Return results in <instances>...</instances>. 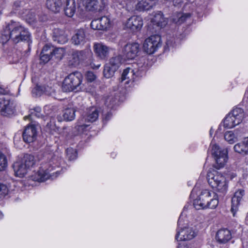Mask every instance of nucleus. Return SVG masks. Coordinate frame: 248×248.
<instances>
[{
	"label": "nucleus",
	"instance_id": "ea45409f",
	"mask_svg": "<svg viewBox=\"0 0 248 248\" xmlns=\"http://www.w3.org/2000/svg\"><path fill=\"white\" fill-rule=\"evenodd\" d=\"M25 18L29 23H32L36 20V15L34 12L29 11L25 15Z\"/></svg>",
	"mask_w": 248,
	"mask_h": 248
},
{
	"label": "nucleus",
	"instance_id": "338daca9",
	"mask_svg": "<svg viewBox=\"0 0 248 248\" xmlns=\"http://www.w3.org/2000/svg\"><path fill=\"white\" fill-rule=\"evenodd\" d=\"M99 66H100V65L96 66V68H97V69L98 68Z\"/></svg>",
	"mask_w": 248,
	"mask_h": 248
},
{
	"label": "nucleus",
	"instance_id": "b1692460",
	"mask_svg": "<svg viewBox=\"0 0 248 248\" xmlns=\"http://www.w3.org/2000/svg\"><path fill=\"white\" fill-rule=\"evenodd\" d=\"M238 130H234V133L232 131H229L225 132L224 134V139L230 144L234 143L237 140L238 137H240L241 134Z\"/></svg>",
	"mask_w": 248,
	"mask_h": 248
},
{
	"label": "nucleus",
	"instance_id": "774afa93",
	"mask_svg": "<svg viewBox=\"0 0 248 248\" xmlns=\"http://www.w3.org/2000/svg\"><path fill=\"white\" fill-rule=\"evenodd\" d=\"M80 84V81L79 80V82H78V86H79Z\"/></svg>",
	"mask_w": 248,
	"mask_h": 248
},
{
	"label": "nucleus",
	"instance_id": "37998d69",
	"mask_svg": "<svg viewBox=\"0 0 248 248\" xmlns=\"http://www.w3.org/2000/svg\"><path fill=\"white\" fill-rule=\"evenodd\" d=\"M7 166L6 156L0 151V171L3 170Z\"/></svg>",
	"mask_w": 248,
	"mask_h": 248
},
{
	"label": "nucleus",
	"instance_id": "58836bf2",
	"mask_svg": "<svg viewBox=\"0 0 248 248\" xmlns=\"http://www.w3.org/2000/svg\"><path fill=\"white\" fill-rule=\"evenodd\" d=\"M43 93L42 86L36 85L32 90V94L33 97L40 96Z\"/></svg>",
	"mask_w": 248,
	"mask_h": 248
},
{
	"label": "nucleus",
	"instance_id": "603ef678",
	"mask_svg": "<svg viewBox=\"0 0 248 248\" xmlns=\"http://www.w3.org/2000/svg\"><path fill=\"white\" fill-rule=\"evenodd\" d=\"M23 3V2L21 1H16L14 4V7L15 10H18V8L20 7Z\"/></svg>",
	"mask_w": 248,
	"mask_h": 248
},
{
	"label": "nucleus",
	"instance_id": "79ce46f5",
	"mask_svg": "<svg viewBox=\"0 0 248 248\" xmlns=\"http://www.w3.org/2000/svg\"><path fill=\"white\" fill-rule=\"evenodd\" d=\"M53 48V46L46 44L43 47L41 53L52 56Z\"/></svg>",
	"mask_w": 248,
	"mask_h": 248
},
{
	"label": "nucleus",
	"instance_id": "dca6fc26",
	"mask_svg": "<svg viewBox=\"0 0 248 248\" xmlns=\"http://www.w3.org/2000/svg\"><path fill=\"white\" fill-rule=\"evenodd\" d=\"M151 22L153 25H156L159 29H161L165 27L167 24L168 21L161 11H158L154 15L151 19Z\"/></svg>",
	"mask_w": 248,
	"mask_h": 248
},
{
	"label": "nucleus",
	"instance_id": "49530a36",
	"mask_svg": "<svg viewBox=\"0 0 248 248\" xmlns=\"http://www.w3.org/2000/svg\"><path fill=\"white\" fill-rule=\"evenodd\" d=\"M8 188L6 185L0 183V198H3L8 193Z\"/></svg>",
	"mask_w": 248,
	"mask_h": 248
},
{
	"label": "nucleus",
	"instance_id": "6ab92c4d",
	"mask_svg": "<svg viewBox=\"0 0 248 248\" xmlns=\"http://www.w3.org/2000/svg\"><path fill=\"white\" fill-rule=\"evenodd\" d=\"M98 111L94 107L87 108V112L83 115L85 121L93 123L95 121L98 117Z\"/></svg>",
	"mask_w": 248,
	"mask_h": 248
},
{
	"label": "nucleus",
	"instance_id": "a211bd4d",
	"mask_svg": "<svg viewBox=\"0 0 248 248\" xmlns=\"http://www.w3.org/2000/svg\"><path fill=\"white\" fill-rule=\"evenodd\" d=\"M13 168L16 175L21 178L23 177L30 170L20 160L14 164Z\"/></svg>",
	"mask_w": 248,
	"mask_h": 248
},
{
	"label": "nucleus",
	"instance_id": "7ed1b4c3",
	"mask_svg": "<svg viewBox=\"0 0 248 248\" xmlns=\"http://www.w3.org/2000/svg\"><path fill=\"white\" fill-rule=\"evenodd\" d=\"M207 179L209 185L217 191L224 194L227 189L226 178L222 175L218 174L216 170L209 171L207 174Z\"/></svg>",
	"mask_w": 248,
	"mask_h": 248
},
{
	"label": "nucleus",
	"instance_id": "4468645a",
	"mask_svg": "<svg viewBox=\"0 0 248 248\" xmlns=\"http://www.w3.org/2000/svg\"><path fill=\"white\" fill-rule=\"evenodd\" d=\"M13 112L10 100L4 97H0V113L2 115L7 116L12 114Z\"/></svg>",
	"mask_w": 248,
	"mask_h": 248
},
{
	"label": "nucleus",
	"instance_id": "13d9d810",
	"mask_svg": "<svg viewBox=\"0 0 248 248\" xmlns=\"http://www.w3.org/2000/svg\"><path fill=\"white\" fill-rule=\"evenodd\" d=\"M243 141L245 143L246 147H247V148H248V137L247 138L245 139Z\"/></svg>",
	"mask_w": 248,
	"mask_h": 248
},
{
	"label": "nucleus",
	"instance_id": "2eb2a0df",
	"mask_svg": "<svg viewBox=\"0 0 248 248\" xmlns=\"http://www.w3.org/2000/svg\"><path fill=\"white\" fill-rule=\"evenodd\" d=\"M232 237L230 230L227 229H221L218 230L216 235L217 242L220 244H225L230 241Z\"/></svg>",
	"mask_w": 248,
	"mask_h": 248
},
{
	"label": "nucleus",
	"instance_id": "72a5a7b5",
	"mask_svg": "<svg viewBox=\"0 0 248 248\" xmlns=\"http://www.w3.org/2000/svg\"><path fill=\"white\" fill-rule=\"evenodd\" d=\"M238 125L233 119L230 113L225 117L224 120V127L228 128H231Z\"/></svg>",
	"mask_w": 248,
	"mask_h": 248
},
{
	"label": "nucleus",
	"instance_id": "473e14b6",
	"mask_svg": "<svg viewBox=\"0 0 248 248\" xmlns=\"http://www.w3.org/2000/svg\"><path fill=\"white\" fill-rule=\"evenodd\" d=\"M78 52H72L68 57V65L71 67H76L78 65Z\"/></svg>",
	"mask_w": 248,
	"mask_h": 248
},
{
	"label": "nucleus",
	"instance_id": "c756f323",
	"mask_svg": "<svg viewBox=\"0 0 248 248\" xmlns=\"http://www.w3.org/2000/svg\"><path fill=\"white\" fill-rule=\"evenodd\" d=\"M117 71V70L115 68L106 63L104 67V76L108 78H110L114 76L115 73Z\"/></svg>",
	"mask_w": 248,
	"mask_h": 248
},
{
	"label": "nucleus",
	"instance_id": "423d86ee",
	"mask_svg": "<svg viewBox=\"0 0 248 248\" xmlns=\"http://www.w3.org/2000/svg\"><path fill=\"white\" fill-rule=\"evenodd\" d=\"M182 219L179 218L178 220V231L175 238L177 241H187L195 236V233L191 228L183 227Z\"/></svg>",
	"mask_w": 248,
	"mask_h": 248
},
{
	"label": "nucleus",
	"instance_id": "8fccbe9b",
	"mask_svg": "<svg viewBox=\"0 0 248 248\" xmlns=\"http://www.w3.org/2000/svg\"><path fill=\"white\" fill-rule=\"evenodd\" d=\"M10 91L7 87H4L2 85H0V94L6 95L8 94Z\"/></svg>",
	"mask_w": 248,
	"mask_h": 248
},
{
	"label": "nucleus",
	"instance_id": "c85d7f7f",
	"mask_svg": "<svg viewBox=\"0 0 248 248\" xmlns=\"http://www.w3.org/2000/svg\"><path fill=\"white\" fill-rule=\"evenodd\" d=\"M191 16L190 13H177L176 17L172 18L173 22L177 24H181L183 23L186 19Z\"/></svg>",
	"mask_w": 248,
	"mask_h": 248
},
{
	"label": "nucleus",
	"instance_id": "7c9ffc66",
	"mask_svg": "<svg viewBox=\"0 0 248 248\" xmlns=\"http://www.w3.org/2000/svg\"><path fill=\"white\" fill-rule=\"evenodd\" d=\"M122 56L119 55L112 57L109 60V62L107 63L118 70V69L119 68L120 66L122 64Z\"/></svg>",
	"mask_w": 248,
	"mask_h": 248
},
{
	"label": "nucleus",
	"instance_id": "e2e57ef3",
	"mask_svg": "<svg viewBox=\"0 0 248 248\" xmlns=\"http://www.w3.org/2000/svg\"><path fill=\"white\" fill-rule=\"evenodd\" d=\"M34 110L35 111H36L37 112H40V110H41V109L40 108H36L34 109Z\"/></svg>",
	"mask_w": 248,
	"mask_h": 248
},
{
	"label": "nucleus",
	"instance_id": "680f3d73",
	"mask_svg": "<svg viewBox=\"0 0 248 248\" xmlns=\"http://www.w3.org/2000/svg\"><path fill=\"white\" fill-rule=\"evenodd\" d=\"M32 115H33V113H31V114L26 116L25 117H24V119L26 120L27 119H30V117H31Z\"/></svg>",
	"mask_w": 248,
	"mask_h": 248
},
{
	"label": "nucleus",
	"instance_id": "a19ab883",
	"mask_svg": "<svg viewBox=\"0 0 248 248\" xmlns=\"http://www.w3.org/2000/svg\"><path fill=\"white\" fill-rule=\"evenodd\" d=\"M67 155L70 160H75L77 158V150L70 147L66 150Z\"/></svg>",
	"mask_w": 248,
	"mask_h": 248
},
{
	"label": "nucleus",
	"instance_id": "f3484780",
	"mask_svg": "<svg viewBox=\"0 0 248 248\" xmlns=\"http://www.w3.org/2000/svg\"><path fill=\"white\" fill-rule=\"evenodd\" d=\"M52 37L54 41L61 44L65 43L68 40L64 31L59 28L53 30Z\"/></svg>",
	"mask_w": 248,
	"mask_h": 248
},
{
	"label": "nucleus",
	"instance_id": "4be33fe9",
	"mask_svg": "<svg viewBox=\"0 0 248 248\" xmlns=\"http://www.w3.org/2000/svg\"><path fill=\"white\" fill-rule=\"evenodd\" d=\"M156 0H141L136 5V9L139 11L148 10L151 8Z\"/></svg>",
	"mask_w": 248,
	"mask_h": 248
},
{
	"label": "nucleus",
	"instance_id": "f257e3e1",
	"mask_svg": "<svg viewBox=\"0 0 248 248\" xmlns=\"http://www.w3.org/2000/svg\"><path fill=\"white\" fill-rule=\"evenodd\" d=\"M10 39L15 44L20 41L29 42L31 41V34L19 22L12 20L6 26L1 36L2 43H6Z\"/></svg>",
	"mask_w": 248,
	"mask_h": 248
},
{
	"label": "nucleus",
	"instance_id": "9d476101",
	"mask_svg": "<svg viewBox=\"0 0 248 248\" xmlns=\"http://www.w3.org/2000/svg\"><path fill=\"white\" fill-rule=\"evenodd\" d=\"M77 74V71L74 72L64 78L62 86L63 92H70L76 88L78 86L75 82L76 79L78 78V76H76Z\"/></svg>",
	"mask_w": 248,
	"mask_h": 248
},
{
	"label": "nucleus",
	"instance_id": "5fc2aeb1",
	"mask_svg": "<svg viewBox=\"0 0 248 248\" xmlns=\"http://www.w3.org/2000/svg\"><path fill=\"white\" fill-rule=\"evenodd\" d=\"M173 46L172 41L169 40L167 39L166 41V46L165 47V49H166V47Z\"/></svg>",
	"mask_w": 248,
	"mask_h": 248
},
{
	"label": "nucleus",
	"instance_id": "4d7b16f0",
	"mask_svg": "<svg viewBox=\"0 0 248 248\" xmlns=\"http://www.w3.org/2000/svg\"><path fill=\"white\" fill-rule=\"evenodd\" d=\"M182 2L181 0H173V3L174 5H176L177 4H179Z\"/></svg>",
	"mask_w": 248,
	"mask_h": 248
},
{
	"label": "nucleus",
	"instance_id": "052dcab7",
	"mask_svg": "<svg viewBox=\"0 0 248 248\" xmlns=\"http://www.w3.org/2000/svg\"><path fill=\"white\" fill-rule=\"evenodd\" d=\"M88 126V125H78V131L81 129H83V127H87Z\"/></svg>",
	"mask_w": 248,
	"mask_h": 248
},
{
	"label": "nucleus",
	"instance_id": "f8f14e48",
	"mask_svg": "<svg viewBox=\"0 0 248 248\" xmlns=\"http://www.w3.org/2000/svg\"><path fill=\"white\" fill-rule=\"evenodd\" d=\"M23 139L25 142L31 143L34 141L37 137V131L34 125L27 126L22 134Z\"/></svg>",
	"mask_w": 248,
	"mask_h": 248
},
{
	"label": "nucleus",
	"instance_id": "aec40b11",
	"mask_svg": "<svg viewBox=\"0 0 248 248\" xmlns=\"http://www.w3.org/2000/svg\"><path fill=\"white\" fill-rule=\"evenodd\" d=\"M85 48L83 50H81L78 55V61H85V64H88L90 62V59L91 56L92 52L89 48V44H85Z\"/></svg>",
	"mask_w": 248,
	"mask_h": 248
},
{
	"label": "nucleus",
	"instance_id": "3c124183",
	"mask_svg": "<svg viewBox=\"0 0 248 248\" xmlns=\"http://www.w3.org/2000/svg\"><path fill=\"white\" fill-rule=\"evenodd\" d=\"M244 194V190H240L239 191H237L235 193L233 197L238 198V200L241 201L242 198V196Z\"/></svg>",
	"mask_w": 248,
	"mask_h": 248
},
{
	"label": "nucleus",
	"instance_id": "5701e85b",
	"mask_svg": "<svg viewBox=\"0 0 248 248\" xmlns=\"http://www.w3.org/2000/svg\"><path fill=\"white\" fill-rule=\"evenodd\" d=\"M135 73L133 69L129 67L126 68L123 71L120 78L121 82L127 79L126 83H128L129 81H134L135 78Z\"/></svg>",
	"mask_w": 248,
	"mask_h": 248
},
{
	"label": "nucleus",
	"instance_id": "6e6552de",
	"mask_svg": "<svg viewBox=\"0 0 248 248\" xmlns=\"http://www.w3.org/2000/svg\"><path fill=\"white\" fill-rule=\"evenodd\" d=\"M51 165L52 164L50 162L48 164H44L40 167V170L38 171L36 174L37 181L44 182L53 176L54 173H57V170L56 172L50 173L51 170H54V169L57 166V165H56L52 167V168L50 169Z\"/></svg>",
	"mask_w": 248,
	"mask_h": 248
},
{
	"label": "nucleus",
	"instance_id": "cd10ccee",
	"mask_svg": "<svg viewBox=\"0 0 248 248\" xmlns=\"http://www.w3.org/2000/svg\"><path fill=\"white\" fill-rule=\"evenodd\" d=\"M76 109L73 108H67L65 109L62 114L63 120L67 121L73 120L75 117Z\"/></svg>",
	"mask_w": 248,
	"mask_h": 248
},
{
	"label": "nucleus",
	"instance_id": "864d4df0",
	"mask_svg": "<svg viewBox=\"0 0 248 248\" xmlns=\"http://www.w3.org/2000/svg\"><path fill=\"white\" fill-rule=\"evenodd\" d=\"M78 40V33H76L74 36L72 38V43L76 45L78 43L77 40Z\"/></svg>",
	"mask_w": 248,
	"mask_h": 248
},
{
	"label": "nucleus",
	"instance_id": "09e8293b",
	"mask_svg": "<svg viewBox=\"0 0 248 248\" xmlns=\"http://www.w3.org/2000/svg\"><path fill=\"white\" fill-rule=\"evenodd\" d=\"M52 57V56L47 54H40V60L44 63L47 62Z\"/></svg>",
	"mask_w": 248,
	"mask_h": 248
},
{
	"label": "nucleus",
	"instance_id": "20e7f679",
	"mask_svg": "<svg viewBox=\"0 0 248 248\" xmlns=\"http://www.w3.org/2000/svg\"><path fill=\"white\" fill-rule=\"evenodd\" d=\"M209 152L216 160L214 167L217 169L223 168L228 160V150L226 148H221L216 144L212 145L209 149Z\"/></svg>",
	"mask_w": 248,
	"mask_h": 248
},
{
	"label": "nucleus",
	"instance_id": "39448f33",
	"mask_svg": "<svg viewBox=\"0 0 248 248\" xmlns=\"http://www.w3.org/2000/svg\"><path fill=\"white\" fill-rule=\"evenodd\" d=\"M161 46V37L158 35H154L150 36L144 41L143 49L146 53L152 54Z\"/></svg>",
	"mask_w": 248,
	"mask_h": 248
},
{
	"label": "nucleus",
	"instance_id": "bf43d9fd",
	"mask_svg": "<svg viewBox=\"0 0 248 248\" xmlns=\"http://www.w3.org/2000/svg\"><path fill=\"white\" fill-rule=\"evenodd\" d=\"M116 104V102H109V104H107V105L109 108H112V107Z\"/></svg>",
	"mask_w": 248,
	"mask_h": 248
},
{
	"label": "nucleus",
	"instance_id": "1a4fd4ad",
	"mask_svg": "<svg viewBox=\"0 0 248 248\" xmlns=\"http://www.w3.org/2000/svg\"><path fill=\"white\" fill-rule=\"evenodd\" d=\"M139 51V45L138 43L127 44L123 48L122 56L124 59L132 60L137 56Z\"/></svg>",
	"mask_w": 248,
	"mask_h": 248
},
{
	"label": "nucleus",
	"instance_id": "f704fd0d",
	"mask_svg": "<svg viewBox=\"0 0 248 248\" xmlns=\"http://www.w3.org/2000/svg\"><path fill=\"white\" fill-rule=\"evenodd\" d=\"M64 49L62 47L53 48L52 57H54L57 60H61L64 56Z\"/></svg>",
	"mask_w": 248,
	"mask_h": 248
},
{
	"label": "nucleus",
	"instance_id": "6e6d98bb",
	"mask_svg": "<svg viewBox=\"0 0 248 248\" xmlns=\"http://www.w3.org/2000/svg\"><path fill=\"white\" fill-rule=\"evenodd\" d=\"M177 248H188L186 246L184 245V244L179 243Z\"/></svg>",
	"mask_w": 248,
	"mask_h": 248
},
{
	"label": "nucleus",
	"instance_id": "393cba45",
	"mask_svg": "<svg viewBox=\"0 0 248 248\" xmlns=\"http://www.w3.org/2000/svg\"><path fill=\"white\" fill-rule=\"evenodd\" d=\"M233 120L236 124H239L242 122L244 118V111L241 108H235L233 109L232 111L230 113Z\"/></svg>",
	"mask_w": 248,
	"mask_h": 248
},
{
	"label": "nucleus",
	"instance_id": "c9c22d12",
	"mask_svg": "<svg viewBox=\"0 0 248 248\" xmlns=\"http://www.w3.org/2000/svg\"><path fill=\"white\" fill-rule=\"evenodd\" d=\"M43 88V93L48 96H54V98H57L55 95V90L51 86L45 85L42 86Z\"/></svg>",
	"mask_w": 248,
	"mask_h": 248
},
{
	"label": "nucleus",
	"instance_id": "0eeeda50",
	"mask_svg": "<svg viewBox=\"0 0 248 248\" xmlns=\"http://www.w3.org/2000/svg\"><path fill=\"white\" fill-rule=\"evenodd\" d=\"M82 5L86 11L100 12L104 9L106 3L105 0H82Z\"/></svg>",
	"mask_w": 248,
	"mask_h": 248
},
{
	"label": "nucleus",
	"instance_id": "69168bd1",
	"mask_svg": "<svg viewBox=\"0 0 248 248\" xmlns=\"http://www.w3.org/2000/svg\"><path fill=\"white\" fill-rule=\"evenodd\" d=\"M35 116H37L38 117H39V115H37V114H34Z\"/></svg>",
	"mask_w": 248,
	"mask_h": 248
},
{
	"label": "nucleus",
	"instance_id": "de8ad7c7",
	"mask_svg": "<svg viewBox=\"0 0 248 248\" xmlns=\"http://www.w3.org/2000/svg\"><path fill=\"white\" fill-rule=\"evenodd\" d=\"M85 77L88 82H92L96 78V76L92 71H87Z\"/></svg>",
	"mask_w": 248,
	"mask_h": 248
},
{
	"label": "nucleus",
	"instance_id": "f03ea898",
	"mask_svg": "<svg viewBox=\"0 0 248 248\" xmlns=\"http://www.w3.org/2000/svg\"><path fill=\"white\" fill-rule=\"evenodd\" d=\"M218 204L217 194L207 189L203 190L198 198L193 201V205L197 210L206 208L215 209Z\"/></svg>",
	"mask_w": 248,
	"mask_h": 248
},
{
	"label": "nucleus",
	"instance_id": "ddd939ff",
	"mask_svg": "<svg viewBox=\"0 0 248 248\" xmlns=\"http://www.w3.org/2000/svg\"><path fill=\"white\" fill-rule=\"evenodd\" d=\"M143 25V21L139 16H133L130 17L126 23V27L132 31H139Z\"/></svg>",
	"mask_w": 248,
	"mask_h": 248
},
{
	"label": "nucleus",
	"instance_id": "c03bdc74",
	"mask_svg": "<svg viewBox=\"0 0 248 248\" xmlns=\"http://www.w3.org/2000/svg\"><path fill=\"white\" fill-rule=\"evenodd\" d=\"M240 201L238 200V198L232 197V206H231V211L234 213V212H235L238 208V205H239Z\"/></svg>",
	"mask_w": 248,
	"mask_h": 248
},
{
	"label": "nucleus",
	"instance_id": "a878e982",
	"mask_svg": "<svg viewBox=\"0 0 248 248\" xmlns=\"http://www.w3.org/2000/svg\"><path fill=\"white\" fill-rule=\"evenodd\" d=\"M76 10L75 2L74 0H66V7L64 8L65 15L68 17H72Z\"/></svg>",
	"mask_w": 248,
	"mask_h": 248
},
{
	"label": "nucleus",
	"instance_id": "2f4dec72",
	"mask_svg": "<svg viewBox=\"0 0 248 248\" xmlns=\"http://www.w3.org/2000/svg\"><path fill=\"white\" fill-rule=\"evenodd\" d=\"M233 148L235 152L239 154H242L244 155L248 154V148L246 147L243 141L235 144Z\"/></svg>",
	"mask_w": 248,
	"mask_h": 248
},
{
	"label": "nucleus",
	"instance_id": "a18cd8bd",
	"mask_svg": "<svg viewBox=\"0 0 248 248\" xmlns=\"http://www.w3.org/2000/svg\"><path fill=\"white\" fill-rule=\"evenodd\" d=\"M91 27L93 30H102L100 18L93 20L91 22Z\"/></svg>",
	"mask_w": 248,
	"mask_h": 248
},
{
	"label": "nucleus",
	"instance_id": "4c0bfd02",
	"mask_svg": "<svg viewBox=\"0 0 248 248\" xmlns=\"http://www.w3.org/2000/svg\"><path fill=\"white\" fill-rule=\"evenodd\" d=\"M88 39L85 34V32L83 29L78 30V45H83L87 44Z\"/></svg>",
	"mask_w": 248,
	"mask_h": 248
},
{
	"label": "nucleus",
	"instance_id": "0e129e2a",
	"mask_svg": "<svg viewBox=\"0 0 248 248\" xmlns=\"http://www.w3.org/2000/svg\"><path fill=\"white\" fill-rule=\"evenodd\" d=\"M2 216H3V215H2V212L0 211V218H1Z\"/></svg>",
	"mask_w": 248,
	"mask_h": 248
},
{
	"label": "nucleus",
	"instance_id": "412c9836",
	"mask_svg": "<svg viewBox=\"0 0 248 248\" xmlns=\"http://www.w3.org/2000/svg\"><path fill=\"white\" fill-rule=\"evenodd\" d=\"M46 6L48 9L57 13L60 11L62 6V2L61 0H46Z\"/></svg>",
	"mask_w": 248,
	"mask_h": 248
},
{
	"label": "nucleus",
	"instance_id": "9b49d317",
	"mask_svg": "<svg viewBox=\"0 0 248 248\" xmlns=\"http://www.w3.org/2000/svg\"><path fill=\"white\" fill-rule=\"evenodd\" d=\"M93 50L96 56L101 60H106L109 56V47L102 43H95Z\"/></svg>",
	"mask_w": 248,
	"mask_h": 248
},
{
	"label": "nucleus",
	"instance_id": "e433bc0d",
	"mask_svg": "<svg viewBox=\"0 0 248 248\" xmlns=\"http://www.w3.org/2000/svg\"><path fill=\"white\" fill-rule=\"evenodd\" d=\"M102 30H106L109 28L110 25V19L106 16L100 18Z\"/></svg>",
	"mask_w": 248,
	"mask_h": 248
},
{
	"label": "nucleus",
	"instance_id": "bb28decb",
	"mask_svg": "<svg viewBox=\"0 0 248 248\" xmlns=\"http://www.w3.org/2000/svg\"><path fill=\"white\" fill-rule=\"evenodd\" d=\"M20 161L30 169L32 167L35 163L34 156L31 154H24Z\"/></svg>",
	"mask_w": 248,
	"mask_h": 248
}]
</instances>
